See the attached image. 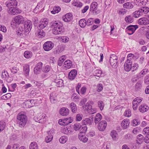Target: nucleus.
Segmentation results:
<instances>
[{
    "label": "nucleus",
    "mask_w": 149,
    "mask_h": 149,
    "mask_svg": "<svg viewBox=\"0 0 149 149\" xmlns=\"http://www.w3.org/2000/svg\"><path fill=\"white\" fill-rule=\"evenodd\" d=\"M52 27L53 28V34L57 35L63 33V28L62 22L59 21H55L52 23Z\"/></svg>",
    "instance_id": "nucleus-1"
},
{
    "label": "nucleus",
    "mask_w": 149,
    "mask_h": 149,
    "mask_svg": "<svg viewBox=\"0 0 149 149\" xmlns=\"http://www.w3.org/2000/svg\"><path fill=\"white\" fill-rule=\"evenodd\" d=\"M17 118L20 127H24L26 125L28 121V118L26 114L22 112L19 113L18 114Z\"/></svg>",
    "instance_id": "nucleus-2"
},
{
    "label": "nucleus",
    "mask_w": 149,
    "mask_h": 149,
    "mask_svg": "<svg viewBox=\"0 0 149 149\" xmlns=\"http://www.w3.org/2000/svg\"><path fill=\"white\" fill-rule=\"evenodd\" d=\"M24 20V17L22 16L18 15L15 16L11 22V27L13 29L16 28L20 24L23 23Z\"/></svg>",
    "instance_id": "nucleus-3"
},
{
    "label": "nucleus",
    "mask_w": 149,
    "mask_h": 149,
    "mask_svg": "<svg viewBox=\"0 0 149 149\" xmlns=\"http://www.w3.org/2000/svg\"><path fill=\"white\" fill-rule=\"evenodd\" d=\"M149 12V8L148 7H142L139 8L138 10L135 11L133 14L135 17L138 18L147 14Z\"/></svg>",
    "instance_id": "nucleus-4"
},
{
    "label": "nucleus",
    "mask_w": 149,
    "mask_h": 149,
    "mask_svg": "<svg viewBox=\"0 0 149 149\" xmlns=\"http://www.w3.org/2000/svg\"><path fill=\"white\" fill-rule=\"evenodd\" d=\"M47 116L46 114L43 113H40L35 117L34 119L36 122L39 123H45L46 120Z\"/></svg>",
    "instance_id": "nucleus-5"
},
{
    "label": "nucleus",
    "mask_w": 149,
    "mask_h": 149,
    "mask_svg": "<svg viewBox=\"0 0 149 149\" xmlns=\"http://www.w3.org/2000/svg\"><path fill=\"white\" fill-rule=\"evenodd\" d=\"M73 121V118L71 117H70L64 119H60L58 123L61 125H66L71 123Z\"/></svg>",
    "instance_id": "nucleus-6"
},
{
    "label": "nucleus",
    "mask_w": 149,
    "mask_h": 149,
    "mask_svg": "<svg viewBox=\"0 0 149 149\" xmlns=\"http://www.w3.org/2000/svg\"><path fill=\"white\" fill-rule=\"evenodd\" d=\"M111 65L113 68H116L118 66V57L115 55L112 54L111 55L109 60Z\"/></svg>",
    "instance_id": "nucleus-7"
},
{
    "label": "nucleus",
    "mask_w": 149,
    "mask_h": 149,
    "mask_svg": "<svg viewBox=\"0 0 149 149\" xmlns=\"http://www.w3.org/2000/svg\"><path fill=\"white\" fill-rule=\"evenodd\" d=\"M8 13L11 15H15L20 13L22 11L18 8L15 7L9 8L7 9Z\"/></svg>",
    "instance_id": "nucleus-8"
},
{
    "label": "nucleus",
    "mask_w": 149,
    "mask_h": 149,
    "mask_svg": "<svg viewBox=\"0 0 149 149\" xmlns=\"http://www.w3.org/2000/svg\"><path fill=\"white\" fill-rule=\"evenodd\" d=\"M44 2L40 1L38 3L37 6L33 10V12L36 13L42 12L44 9Z\"/></svg>",
    "instance_id": "nucleus-9"
},
{
    "label": "nucleus",
    "mask_w": 149,
    "mask_h": 149,
    "mask_svg": "<svg viewBox=\"0 0 149 149\" xmlns=\"http://www.w3.org/2000/svg\"><path fill=\"white\" fill-rule=\"evenodd\" d=\"M138 27V26L137 25H131L127 28L126 31L128 34L131 35L134 33Z\"/></svg>",
    "instance_id": "nucleus-10"
},
{
    "label": "nucleus",
    "mask_w": 149,
    "mask_h": 149,
    "mask_svg": "<svg viewBox=\"0 0 149 149\" xmlns=\"http://www.w3.org/2000/svg\"><path fill=\"white\" fill-rule=\"evenodd\" d=\"M54 44L52 42L49 41L45 42L43 45V48L46 51H49L54 47Z\"/></svg>",
    "instance_id": "nucleus-11"
},
{
    "label": "nucleus",
    "mask_w": 149,
    "mask_h": 149,
    "mask_svg": "<svg viewBox=\"0 0 149 149\" xmlns=\"http://www.w3.org/2000/svg\"><path fill=\"white\" fill-rule=\"evenodd\" d=\"M98 4L96 2H93L90 6V10L91 11H92L93 13H95L96 14L99 13L100 11L98 10L96 11L97 8Z\"/></svg>",
    "instance_id": "nucleus-12"
},
{
    "label": "nucleus",
    "mask_w": 149,
    "mask_h": 149,
    "mask_svg": "<svg viewBox=\"0 0 149 149\" xmlns=\"http://www.w3.org/2000/svg\"><path fill=\"white\" fill-rule=\"evenodd\" d=\"M32 23L29 20L26 22L24 25V29L26 32H27L31 31L32 27Z\"/></svg>",
    "instance_id": "nucleus-13"
},
{
    "label": "nucleus",
    "mask_w": 149,
    "mask_h": 149,
    "mask_svg": "<svg viewBox=\"0 0 149 149\" xmlns=\"http://www.w3.org/2000/svg\"><path fill=\"white\" fill-rule=\"evenodd\" d=\"M107 123L106 121L102 120L100 121L98 125V128L100 131H103L106 128Z\"/></svg>",
    "instance_id": "nucleus-14"
},
{
    "label": "nucleus",
    "mask_w": 149,
    "mask_h": 149,
    "mask_svg": "<svg viewBox=\"0 0 149 149\" xmlns=\"http://www.w3.org/2000/svg\"><path fill=\"white\" fill-rule=\"evenodd\" d=\"M138 23L140 25H146L149 24V19L146 17H142L138 21Z\"/></svg>",
    "instance_id": "nucleus-15"
},
{
    "label": "nucleus",
    "mask_w": 149,
    "mask_h": 149,
    "mask_svg": "<svg viewBox=\"0 0 149 149\" xmlns=\"http://www.w3.org/2000/svg\"><path fill=\"white\" fill-rule=\"evenodd\" d=\"M77 74V70L75 69L72 70L68 74V78L70 80L74 79Z\"/></svg>",
    "instance_id": "nucleus-16"
},
{
    "label": "nucleus",
    "mask_w": 149,
    "mask_h": 149,
    "mask_svg": "<svg viewBox=\"0 0 149 149\" xmlns=\"http://www.w3.org/2000/svg\"><path fill=\"white\" fill-rule=\"evenodd\" d=\"M149 109V107L147 104H142L139 106V110L141 112L143 113L148 111Z\"/></svg>",
    "instance_id": "nucleus-17"
},
{
    "label": "nucleus",
    "mask_w": 149,
    "mask_h": 149,
    "mask_svg": "<svg viewBox=\"0 0 149 149\" xmlns=\"http://www.w3.org/2000/svg\"><path fill=\"white\" fill-rule=\"evenodd\" d=\"M63 19L65 22H70L72 19V15L70 13H68L63 17Z\"/></svg>",
    "instance_id": "nucleus-18"
},
{
    "label": "nucleus",
    "mask_w": 149,
    "mask_h": 149,
    "mask_svg": "<svg viewBox=\"0 0 149 149\" xmlns=\"http://www.w3.org/2000/svg\"><path fill=\"white\" fill-rule=\"evenodd\" d=\"M60 114L62 116H67L69 113V110L67 108L63 107L59 111Z\"/></svg>",
    "instance_id": "nucleus-19"
},
{
    "label": "nucleus",
    "mask_w": 149,
    "mask_h": 149,
    "mask_svg": "<svg viewBox=\"0 0 149 149\" xmlns=\"http://www.w3.org/2000/svg\"><path fill=\"white\" fill-rule=\"evenodd\" d=\"M17 2L16 0H10L6 3V6L8 8L17 6Z\"/></svg>",
    "instance_id": "nucleus-20"
},
{
    "label": "nucleus",
    "mask_w": 149,
    "mask_h": 149,
    "mask_svg": "<svg viewBox=\"0 0 149 149\" xmlns=\"http://www.w3.org/2000/svg\"><path fill=\"white\" fill-rule=\"evenodd\" d=\"M132 62L131 61H126L124 65V68L126 71H129L132 68Z\"/></svg>",
    "instance_id": "nucleus-21"
},
{
    "label": "nucleus",
    "mask_w": 149,
    "mask_h": 149,
    "mask_svg": "<svg viewBox=\"0 0 149 149\" xmlns=\"http://www.w3.org/2000/svg\"><path fill=\"white\" fill-rule=\"evenodd\" d=\"M130 124V120L128 119H125L122 122L121 126L123 129H126L129 127Z\"/></svg>",
    "instance_id": "nucleus-22"
},
{
    "label": "nucleus",
    "mask_w": 149,
    "mask_h": 149,
    "mask_svg": "<svg viewBox=\"0 0 149 149\" xmlns=\"http://www.w3.org/2000/svg\"><path fill=\"white\" fill-rule=\"evenodd\" d=\"M48 24L47 19H41L39 24V27L41 29L46 27Z\"/></svg>",
    "instance_id": "nucleus-23"
},
{
    "label": "nucleus",
    "mask_w": 149,
    "mask_h": 149,
    "mask_svg": "<svg viewBox=\"0 0 149 149\" xmlns=\"http://www.w3.org/2000/svg\"><path fill=\"white\" fill-rule=\"evenodd\" d=\"M54 131L53 130H51L47 132V136L45 140H52Z\"/></svg>",
    "instance_id": "nucleus-24"
},
{
    "label": "nucleus",
    "mask_w": 149,
    "mask_h": 149,
    "mask_svg": "<svg viewBox=\"0 0 149 149\" xmlns=\"http://www.w3.org/2000/svg\"><path fill=\"white\" fill-rule=\"evenodd\" d=\"M23 72L26 76L29 75L30 71L29 66V65L25 64L23 66Z\"/></svg>",
    "instance_id": "nucleus-25"
},
{
    "label": "nucleus",
    "mask_w": 149,
    "mask_h": 149,
    "mask_svg": "<svg viewBox=\"0 0 149 149\" xmlns=\"http://www.w3.org/2000/svg\"><path fill=\"white\" fill-rule=\"evenodd\" d=\"M93 104V102L92 101H88L86 104L83 105L82 107L83 109L85 110H88L92 107L91 104Z\"/></svg>",
    "instance_id": "nucleus-26"
},
{
    "label": "nucleus",
    "mask_w": 149,
    "mask_h": 149,
    "mask_svg": "<svg viewBox=\"0 0 149 149\" xmlns=\"http://www.w3.org/2000/svg\"><path fill=\"white\" fill-rule=\"evenodd\" d=\"M54 82L58 87H62L63 86V81L61 79H57L54 80Z\"/></svg>",
    "instance_id": "nucleus-27"
},
{
    "label": "nucleus",
    "mask_w": 149,
    "mask_h": 149,
    "mask_svg": "<svg viewBox=\"0 0 149 149\" xmlns=\"http://www.w3.org/2000/svg\"><path fill=\"white\" fill-rule=\"evenodd\" d=\"M124 8L128 9H131L133 8L134 6V5L132 2H128L124 3L123 5Z\"/></svg>",
    "instance_id": "nucleus-28"
},
{
    "label": "nucleus",
    "mask_w": 149,
    "mask_h": 149,
    "mask_svg": "<svg viewBox=\"0 0 149 149\" xmlns=\"http://www.w3.org/2000/svg\"><path fill=\"white\" fill-rule=\"evenodd\" d=\"M72 65V63L71 61L69 60L66 61L64 63V66L66 69L70 68Z\"/></svg>",
    "instance_id": "nucleus-29"
},
{
    "label": "nucleus",
    "mask_w": 149,
    "mask_h": 149,
    "mask_svg": "<svg viewBox=\"0 0 149 149\" xmlns=\"http://www.w3.org/2000/svg\"><path fill=\"white\" fill-rule=\"evenodd\" d=\"M25 32L24 29L22 27H20L16 31L17 35L19 36H23Z\"/></svg>",
    "instance_id": "nucleus-30"
},
{
    "label": "nucleus",
    "mask_w": 149,
    "mask_h": 149,
    "mask_svg": "<svg viewBox=\"0 0 149 149\" xmlns=\"http://www.w3.org/2000/svg\"><path fill=\"white\" fill-rule=\"evenodd\" d=\"M91 120L88 118L84 119L82 121V123L84 125H90L91 124Z\"/></svg>",
    "instance_id": "nucleus-31"
},
{
    "label": "nucleus",
    "mask_w": 149,
    "mask_h": 149,
    "mask_svg": "<svg viewBox=\"0 0 149 149\" xmlns=\"http://www.w3.org/2000/svg\"><path fill=\"white\" fill-rule=\"evenodd\" d=\"M37 36L39 38H42L45 36V33L42 29L39 30L36 33Z\"/></svg>",
    "instance_id": "nucleus-32"
},
{
    "label": "nucleus",
    "mask_w": 149,
    "mask_h": 149,
    "mask_svg": "<svg viewBox=\"0 0 149 149\" xmlns=\"http://www.w3.org/2000/svg\"><path fill=\"white\" fill-rule=\"evenodd\" d=\"M56 39H59L60 40L65 42H68L69 40V38L67 37L60 36L58 37H57Z\"/></svg>",
    "instance_id": "nucleus-33"
},
{
    "label": "nucleus",
    "mask_w": 149,
    "mask_h": 149,
    "mask_svg": "<svg viewBox=\"0 0 149 149\" xmlns=\"http://www.w3.org/2000/svg\"><path fill=\"white\" fill-rule=\"evenodd\" d=\"M64 49V47L62 46L59 45L57 46L55 51L56 54H58L62 52Z\"/></svg>",
    "instance_id": "nucleus-34"
},
{
    "label": "nucleus",
    "mask_w": 149,
    "mask_h": 149,
    "mask_svg": "<svg viewBox=\"0 0 149 149\" xmlns=\"http://www.w3.org/2000/svg\"><path fill=\"white\" fill-rule=\"evenodd\" d=\"M79 24L81 27L84 28L87 24L86 21L84 19H81L79 21Z\"/></svg>",
    "instance_id": "nucleus-35"
},
{
    "label": "nucleus",
    "mask_w": 149,
    "mask_h": 149,
    "mask_svg": "<svg viewBox=\"0 0 149 149\" xmlns=\"http://www.w3.org/2000/svg\"><path fill=\"white\" fill-rule=\"evenodd\" d=\"M137 1V3L140 6H144L147 3L148 0H136Z\"/></svg>",
    "instance_id": "nucleus-36"
},
{
    "label": "nucleus",
    "mask_w": 149,
    "mask_h": 149,
    "mask_svg": "<svg viewBox=\"0 0 149 149\" xmlns=\"http://www.w3.org/2000/svg\"><path fill=\"white\" fill-rule=\"evenodd\" d=\"M61 10L60 7L59 6L54 7L53 10L51 11V13L52 14H55L58 13Z\"/></svg>",
    "instance_id": "nucleus-37"
},
{
    "label": "nucleus",
    "mask_w": 149,
    "mask_h": 149,
    "mask_svg": "<svg viewBox=\"0 0 149 149\" xmlns=\"http://www.w3.org/2000/svg\"><path fill=\"white\" fill-rule=\"evenodd\" d=\"M70 106L72 112L75 113L77 109V108L76 104L74 102H72L70 104Z\"/></svg>",
    "instance_id": "nucleus-38"
},
{
    "label": "nucleus",
    "mask_w": 149,
    "mask_h": 149,
    "mask_svg": "<svg viewBox=\"0 0 149 149\" xmlns=\"http://www.w3.org/2000/svg\"><path fill=\"white\" fill-rule=\"evenodd\" d=\"M102 116L100 113H97L95 116V123H97L102 119Z\"/></svg>",
    "instance_id": "nucleus-39"
},
{
    "label": "nucleus",
    "mask_w": 149,
    "mask_h": 149,
    "mask_svg": "<svg viewBox=\"0 0 149 149\" xmlns=\"http://www.w3.org/2000/svg\"><path fill=\"white\" fill-rule=\"evenodd\" d=\"M111 135L113 139H118V134L115 130H113L111 132Z\"/></svg>",
    "instance_id": "nucleus-40"
},
{
    "label": "nucleus",
    "mask_w": 149,
    "mask_h": 149,
    "mask_svg": "<svg viewBox=\"0 0 149 149\" xmlns=\"http://www.w3.org/2000/svg\"><path fill=\"white\" fill-rule=\"evenodd\" d=\"M78 136L79 140H88V139L86 137L85 134L83 132H80Z\"/></svg>",
    "instance_id": "nucleus-41"
},
{
    "label": "nucleus",
    "mask_w": 149,
    "mask_h": 149,
    "mask_svg": "<svg viewBox=\"0 0 149 149\" xmlns=\"http://www.w3.org/2000/svg\"><path fill=\"white\" fill-rule=\"evenodd\" d=\"M30 149H38V146L37 143L35 142H31L29 146Z\"/></svg>",
    "instance_id": "nucleus-42"
},
{
    "label": "nucleus",
    "mask_w": 149,
    "mask_h": 149,
    "mask_svg": "<svg viewBox=\"0 0 149 149\" xmlns=\"http://www.w3.org/2000/svg\"><path fill=\"white\" fill-rule=\"evenodd\" d=\"M125 22L128 23H131L133 21L132 17L130 15L126 16L125 18Z\"/></svg>",
    "instance_id": "nucleus-43"
},
{
    "label": "nucleus",
    "mask_w": 149,
    "mask_h": 149,
    "mask_svg": "<svg viewBox=\"0 0 149 149\" xmlns=\"http://www.w3.org/2000/svg\"><path fill=\"white\" fill-rule=\"evenodd\" d=\"M32 55V53L30 51H27L24 53V56L27 58H30L31 57Z\"/></svg>",
    "instance_id": "nucleus-44"
},
{
    "label": "nucleus",
    "mask_w": 149,
    "mask_h": 149,
    "mask_svg": "<svg viewBox=\"0 0 149 149\" xmlns=\"http://www.w3.org/2000/svg\"><path fill=\"white\" fill-rule=\"evenodd\" d=\"M95 73L96 76L100 77L101 76L102 72L100 68H98L94 71Z\"/></svg>",
    "instance_id": "nucleus-45"
},
{
    "label": "nucleus",
    "mask_w": 149,
    "mask_h": 149,
    "mask_svg": "<svg viewBox=\"0 0 149 149\" xmlns=\"http://www.w3.org/2000/svg\"><path fill=\"white\" fill-rule=\"evenodd\" d=\"M98 107H99L100 110L102 111L104 107V104L103 102L100 100L97 103Z\"/></svg>",
    "instance_id": "nucleus-46"
},
{
    "label": "nucleus",
    "mask_w": 149,
    "mask_h": 149,
    "mask_svg": "<svg viewBox=\"0 0 149 149\" xmlns=\"http://www.w3.org/2000/svg\"><path fill=\"white\" fill-rule=\"evenodd\" d=\"M73 6L77 7H81L82 6V3L79 1L73 2L72 3Z\"/></svg>",
    "instance_id": "nucleus-47"
},
{
    "label": "nucleus",
    "mask_w": 149,
    "mask_h": 149,
    "mask_svg": "<svg viewBox=\"0 0 149 149\" xmlns=\"http://www.w3.org/2000/svg\"><path fill=\"white\" fill-rule=\"evenodd\" d=\"M11 97V95L10 93H8L3 95L1 97L2 99L6 100L9 99Z\"/></svg>",
    "instance_id": "nucleus-48"
},
{
    "label": "nucleus",
    "mask_w": 149,
    "mask_h": 149,
    "mask_svg": "<svg viewBox=\"0 0 149 149\" xmlns=\"http://www.w3.org/2000/svg\"><path fill=\"white\" fill-rule=\"evenodd\" d=\"M81 125L79 123H75L73 125L74 129L75 131H77L80 129L81 127Z\"/></svg>",
    "instance_id": "nucleus-49"
},
{
    "label": "nucleus",
    "mask_w": 149,
    "mask_h": 149,
    "mask_svg": "<svg viewBox=\"0 0 149 149\" xmlns=\"http://www.w3.org/2000/svg\"><path fill=\"white\" fill-rule=\"evenodd\" d=\"M127 11L125 9L122 8L119 9L118 10V13L120 15H123L126 14Z\"/></svg>",
    "instance_id": "nucleus-50"
},
{
    "label": "nucleus",
    "mask_w": 149,
    "mask_h": 149,
    "mask_svg": "<svg viewBox=\"0 0 149 149\" xmlns=\"http://www.w3.org/2000/svg\"><path fill=\"white\" fill-rule=\"evenodd\" d=\"M6 125V124L3 121H0V132L2 131L4 129Z\"/></svg>",
    "instance_id": "nucleus-51"
},
{
    "label": "nucleus",
    "mask_w": 149,
    "mask_h": 149,
    "mask_svg": "<svg viewBox=\"0 0 149 149\" xmlns=\"http://www.w3.org/2000/svg\"><path fill=\"white\" fill-rule=\"evenodd\" d=\"M51 67L48 65H47L44 67L42 69V71L45 72H47L51 70Z\"/></svg>",
    "instance_id": "nucleus-52"
},
{
    "label": "nucleus",
    "mask_w": 149,
    "mask_h": 149,
    "mask_svg": "<svg viewBox=\"0 0 149 149\" xmlns=\"http://www.w3.org/2000/svg\"><path fill=\"white\" fill-rule=\"evenodd\" d=\"M9 74L6 71H4L2 73V78L5 79L6 78H8L9 77Z\"/></svg>",
    "instance_id": "nucleus-53"
},
{
    "label": "nucleus",
    "mask_w": 149,
    "mask_h": 149,
    "mask_svg": "<svg viewBox=\"0 0 149 149\" xmlns=\"http://www.w3.org/2000/svg\"><path fill=\"white\" fill-rule=\"evenodd\" d=\"M19 70V69L17 67H14L11 70V72L13 74H16Z\"/></svg>",
    "instance_id": "nucleus-54"
},
{
    "label": "nucleus",
    "mask_w": 149,
    "mask_h": 149,
    "mask_svg": "<svg viewBox=\"0 0 149 149\" xmlns=\"http://www.w3.org/2000/svg\"><path fill=\"white\" fill-rule=\"evenodd\" d=\"M139 67L138 64L137 63H134L133 64L131 68L132 71L136 70Z\"/></svg>",
    "instance_id": "nucleus-55"
},
{
    "label": "nucleus",
    "mask_w": 149,
    "mask_h": 149,
    "mask_svg": "<svg viewBox=\"0 0 149 149\" xmlns=\"http://www.w3.org/2000/svg\"><path fill=\"white\" fill-rule=\"evenodd\" d=\"M103 86L102 84H99L97 85V91L98 92L101 91L103 89Z\"/></svg>",
    "instance_id": "nucleus-56"
},
{
    "label": "nucleus",
    "mask_w": 149,
    "mask_h": 149,
    "mask_svg": "<svg viewBox=\"0 0 149 149\" xmlns=\"http://www.w3.org/2000/svg\"><path fill=\"white\" fill-rule=\"evenodd\" d=\"M82 114H78L76 116V120L77 121H80L82 119Z\"/></svg>",
    "instance_id": "nucleus-57"
},
{
    "label": "nucleus",
    "mask_w": 149,
    "mask_h": 149,
    "mask_svg": "<svg viewBox=\"0 0 149 149\" xmlns=\"http://www.w3.org/2000/svg\"><path fill=\"white\" fill-rule=\"evenodd\" d=\"M139 123V121L136 119H134L132 121V125L134 126L138 125Z\"/></svg>",
    "instance_id": "nucleus-58"
},
{
    "label": "nucleus",
    "mask_w": 149,
    "mask_h": 149,
    "mask_svg": "<svg viewBox=\"0 0 149 149\" xmlns=\"http://www.w3.org/2000/svg\"><path fill=\"white\" fill-rule=\"evenodd\" d=\"M42 62H39L37 64L35 67L36 68L41 70L42 68Z\"/></svg>",
    "instance_id": "nucleus-59"
},
{
    "label": "nucleus",
    "mask_w": 149,
    "mask_h": 149,
    "mask_svg": "<svg viewBox=\"0 0 149 149\" xmlns=\"http://www.w3.org/2000/svg\"><path fill=\"white\" fill-rule=\"evenodd\" d=\"M93 19L90 18L87 20L86 24L88 25H90L93 24Z\"/></svg>",
    "instance_id": "nucleus-60"
},
{
    "label": "nucleus",
    "mask_w": 149,
    "mask_h": 149,
    "mask_svg": "<svg viewBox=\"0 0 149 149\" xmlns=\"http://www.w3.org/2000/svg\"><path fill=\"white\" fill-rule=\"evenodd\" d=\"M124 138L126 139H133V137L132 135L128 134L125 135Z\"/></svg>",
    "instance_id": "nucleus-61"
},
{
    "label": "nucleus",
    "mask_w": 149,
    "mask_h": 149,
    "mask_svg": "<svg viewBox=\"0 0 149 149\" xmlns=\"http://www.w3.org/2000/svg\"><path fill=\"white\" fill-rule=\"evenodd\" d=\"M72 99L75 102H77L78 101L79 97L78 96L76 95L75 94H73L72 95Z\"/></svg>",
    "instance_id": "nucleus-62"
},
{
    "label": "nucleus",
    "mask_w": 149,
    "mask_h": 149,
    "mask_svg": "<svg viewBox=\"0 0 149 149\" xmlns=\"http://www.w3.org/2000/svg\"><path fill=\"white\" fill-rule=\"evenodd\" d=\"M143 132L145 134L149 135V127H146L143 130Z\"/></svg>",
    "instance_id": "nucleus-63"
},
{
    "label": "nucleus",
    "mask_w": 149,
    "mask_h": 149,
    "mask_svg": "<svg viewBox=\"0 0 149 149\" xmlns=\"http://www.w3.org/2000/svg\"><path fill=\"white\" fill-rule=\"evenodd\" d=\"M144 36L147 39L149 40V29L145 31Z\"/></svg>",
    "instance_id": "nucleus-64"
}]
</instances>
